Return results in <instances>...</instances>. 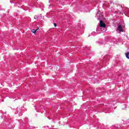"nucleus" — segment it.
<instances>
[{"instance_id": "f257e3e1", "label": "nucleus", "mask_w": 129, "mask_h": 129, "mask_svg": "<svg viewBox=\"0 0 129 129\" xmlns=\"http://www.w3.org/2000/svg\"><path fill=\"white\" fill-rule=\"evenodd\" d=\"M100 27L101 28H106V24H105L104 23H103V21L100 20Z\"/></svg>"}, {"instance_id": "f03ea898", "label": "nucleus", "mask_w": 129, "mask_h": 129, "mask_svg": "<svg viewBox=\"0 0 129 129\" xmlns=\"http://www.w3.org/2000/svg\"><path fill=\"white\" fill-rule=\"evenodd\" d=\"M117 30H118V31L119 32H123V30H122V27H121V25H120L118 26Z\"/></svg>"}, {"instance_id": "7ed1b4c3", "label": "nucleus", "mask_w": 129, "mask_h": 129, "mask_svg": "<svg viewBox=\"0 0 129 129\" xmlns=\"http://www.w3.org/2000/svg\"><path fill=\"white\" fill-rule=\"evenodd\" d=\"M37 31H38V29H32L31 30V32L32 33H33V34H35V33H36V32H37Z\"/></svg>"}, {"instance_id": "20e7f679", "label": "nucleus", "mask_w": 129, "mask_h": 129, "mask_svg": "<svg viewBox=\"0 0 129 129\" xmlns=\"http://www.w3.org/2000/svg\"><path fill=\"white\" fill-rule=\"evenodd\" d=\"M125 56H126V58H127V59H129V52H126L125 53Z\"/></svg>"}, {"instance_id": "39448f33", "label": "nucleus", "mask_w": 129, "mask_h": 129, "mask_svg": "<svg viewBox=\"0 0 129 129\" xmlns=\"http://www.w3.org/2000/svg\"><path fill=\"white\" fill-rule=\"evenodd\" d=\"M34 18L35 19V20H37V19H39V17H38V16L35 15V16L34 17Z\"/></svg>"}, {"instance_id": "423d86ee", "label": "nucleus", "mask_w": 129, "mask_h": 129, "mask_svg": "<svg viewBox=\"0 0 129 129\" xmlns=\"http://www.w3.org/2000/svg\"><path fill=\"white\" fill-rule=\"evenodd\" d=\"M53 25L54 27H57V24H56V23H53Z\"/></svg>"}]
</instances>
